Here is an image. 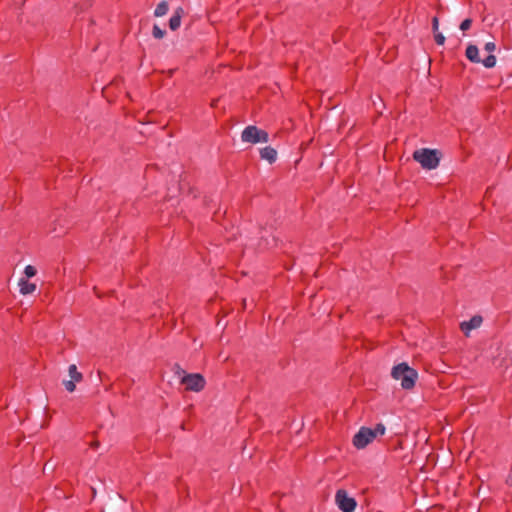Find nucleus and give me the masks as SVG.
<instances>
[{
	"label": "nucleus",
	"mask_w": 512,
	"mask_h": 512,
	"mask_svg": "<svg viewBox=\"0 0 512 512\" xmlns=\"http://www.w3.org/2000/svg\"><path fill=\"white\" fill-rule=\"evenodd\" d=\"M384 433L385 426L381 423L377 424L374 429L361 427L354 435L352 443L357 449H364L373 442L377 436H382Z\"/></svg>",
	"instance_id": "nucleus-1"
},
{
	"label": "nucleus",
	"mask_w": 512,
	"mask_h": 512,
	"mask_svg": "<svg viewBox=\"0 0 512 512\" xmlns=\"http://www.w3.org/2000/svg\"><path fill=\"white\" fill-rule=\"evenodd\" d=\"M392 377L395 380L401 382L403 389H412L418 378V373L415 369L409 367L406 363H400L393 367L391 372Z\"/></svg>",
	"instance_id": "nucleus-2"
},
{
	"label": "nucleus",
	"mask_w": 512,
	"mask_h": 512,
	"mask_svg": "<svg viewBox=\"0 0 512 512\" xmlns=\"http://www.w3.org/2000/svg\"><path fill=\"white\" fill-rule=\"evenodd\" d=\"M413 159L417 161L423 169L426 170L437 168L440 162L438 152L428 148L415 150L413 153Z\"/></svg>",
	"instance_id": "nucleus-3"
},
{
	"label": "nucleus",
	"mask_w": 512,
	"mask_h": 512,
	"mask_svg": "<svg viewBox=\"0 0 512 512\" xmlns=\"http://www.w3.org/2000/svg\"><path fill=\"white\" fill-rule=\"evenodd\" d=\"M241 140L250 144L266 143L269 141V134L257 126L249 125L242 131Z\"/></svg>",
	"instance_id": "nucleus-4"
},
{
	"label": "nucleus",
	"mask_w": 512,
	"mask_h": 512,
	"mask_svg": "<svg viewBox=\"0 0 512 512\" xmlns=\"http://www.w3.org/2000/svg\"><path fill=\"white\" fill-rule=\"evenodd\" d=\"M181 384L185 385L188 391L200 392L205 388L206 380L199 373H190L182 376Z\"/></svg>",
	"instance_id": "nucleus-5"
},
{
	"label": "nucleus",
	"mask_w": 512,
	"mask_h": 512,
	"mask_svg": "<svg viewBox=\"0 0 512 512\" xmlns=\"http://www.w3.org/2000/svg\"><path fill=\"white\" fill-rule=\"evenodd\" d=\"M465 55L468 60L473 63H482L486 68H493L496 64V57L492 54L481 60L479 57V49L476 45H468L466 48Z\"/></svg>",
	"instance_id": "nucleus-6"
},
{
	"label": "nucleus",
	"mask_w": 512,
	"mask_h": 512,
	"mask_svg": "<svg viewBox=\"0 0 512 512\" xmlns=\"http://www.w3.org/2000/svg\"><path fill=\"white\" fill-rule=\"evenodd\" d=\"M335 503L342 512H354L357 505L356 500L343 489L336 492Z\"/></svg>",
	"instance_id": "nucleus-7"
},
{
	"label": "nucleus",
	"mask_w": 512,
	"mask_h": 512,
	"mask_svg": "<svg viewBox=\"0 0 512 512\" xmlns=\"http://www.w3.org/2000/svg\"><path fill=\"white\" fill-rule=\"evenodd\" d=\"M482 317L479 316V315H476V316H473L470 320L468 321H463L461 324H460V328L462 330V332L466 335V336H469L470 332L474 329H477L481 326L482 324Z\"/></svg>",
	"instance_id": "nucleus-8"
},
{
	"label": "nucleus",
	"mask_w": 512,
	"mask_h": 512,
	"mask_svg": "<svg viewBox=\"0 0 512 512\" xmlns=\"http://www.w3.org/2000/svg\"><path fill=\"white\" fill-rule=\"evenodd\" d=\"M185 15V10L182 7H178L174 10L170 20H169V28L172 31H176L181 26V20Z\"/></svg>",
	"instance_id": "nucleus-9"
},
{
	"label": "nucleus",
	"mask_w": 512,
	"mask_h": 512,
	"mask_svg": "<svg viewBox=\"0 0 512 512\" xmlns=\"http://www.w3.org/2000/svg\"><path fill=\"white\" fill-rule=\"evenodd\" d=\"M260 157L272 164L277 159V151L271 146H266L260 149Z\"/></svg>",
	"instance_id": "nucleus-10"
},
{
	"label": "nucleus",
	"mask_w": 512,
	"mask_h": 512,
	"mask_svg": "<svg viewBox=\"0 0 512 512\" xmlns=\"http://www.w3.org/2000/svg\"><path fill=\"white\" fill-rule=\"evenodd\" d=\"M20 293L23 295L32 294L36 290V284L29 282L27 279L19 280Z\"/></svg>",
	"instance_id": "nucleus-11"
},
{
	"label": "nucleus",
	"mask_w": 512,
	"mask_h": 512,
	"mask_svg": "<svg viewBox=\"0 0 512 512\" xmlns=\"http://www.w3.org/2000/svg\"><path fill=\"white\" fill-rule=\"evenodd\" d=\"M169 11V3L167 0H162L159 2L154 10V16L155 17H163L165 16Z\"/></svg>",
	"instance_id": "nucleus-12"
},
{
	"label": "nucleus",
	"mask_w": 512,
	"mask_h": 512,
	"mask_svg": "<svg viewBox=\"0 0 512 512\" xmlns=\"http://www.w3.org/2000/svg\"><path fill=\"white\" fill-rule=\"evenodd\" d=\"M68 373H69V376H70V380H73L77 383L81 382L82 379H83V376H82V373H80L78 370H77V366L75 364H71L68 368Z\"/></svg>",
	"instance_id": "nucleus-13"
},
{
	"label": "nucleus",
	"mask_w": 512,
	"mask_h": 512,
	"mask_svg": "<svg viewBox=\"0 0 512 512\" xmlns=\"http://www.w3.org/2000/svg\"><path fill=\"white\" fill-rule=\"evenodd\" d=\"M152 35L156 39H162L165 36V30L155 24L152 29Z\"/></svg>",
	"instance_id": "nucleus-14"
},
{
	"label": "nucleus",
	"mask_w": 512,
	"mask_h": 512,
	"mask_svg": "<svg viewBox=\"0 0 512 512\" xmlns=\"http://www.w3.org/2000/svg\"><path fill=\"white\" fill-rule=\"evenodd\" d=\"M37 273V270L34 266L32 265H27L24 269V274L27 278H31V277H34Z\"/></svg>",
	"instance_id": "nucleus-15"
},
{
	"label": "nucleus",
	"mask_w": 512,
	"mask_h": 512,
	"mask_svg": "<svg viewBox=\"0 0 512 512\" xmlns=\"http://www.w3.org/2000/svg\"><path fill=\"white\" fill-rule=\"evenodd\" d=\"M75 383L73 380L64 381V386L68 392H74L76 389Z\"/></svg>",
	"instance_id": "nucleus-16"
},
{
	"label": "nucleus",
	"mask_w": 512,
	"mask_h": 512,
	"mask_svg": "<svg viewBox=\"0 0 512 512\" xmlns=\"http://www.w3.org/2000/svg\"><path fill=\"white\" fill-rule=\"evenodd\" d=\"M434 38H435V42L438 44V45H443L445 43V37L442 33L440 32H434Z\"/></svg>",
	"instance_id": "nucleus-17"
},
{
	"label": "nucleus",
	"mask_w": 512,
	"mask_h": 512,
	"mask_svg": "<svg viewBox=\"0 0 512 512\" xmlns=\"http://www.w3.org/2000/svg\"><path fill=\"white\" fill-rule=\"evenodd\" d=\"M471 24H472V20L470 18H467V19L463 20L462 23L460 24V29L462 31H466V30L470 29Z\"/></svg>",
	"instance_id": "nucleus-18"
},
{
	"label": "nucleus",
	"mask_w": 512,
	"mask_h": 512,
	"mask_svg": "<svg viewBox=\"0 0 512 512\" xmlns=\"http://www.w3.org/2000/svg\"><path fill=\"white\" fill-rule=\"evenodd\" d=\"M174 373L180 379L182 378L183 375H187V373L179 365H176L174 367Z\"/></svg>",
	"instance_id": "nucleus-19"
},
{
	"label": "nucleus",
	"mask_w": 512,
	"mask_h": 512,
	"mask_svg": "<svg viewBox=\"0 0 512 512\" xmlns=\"http://www.w3.org/2000/svg\"><path fill=\"white\" fill-rule=\"evenodd\" d=\"M484 49L489 52V53H492L495 51L496 49V45L494 42H487L484 46Z\"/></svg>",
	"instance_id": "nucleus-20"
},
{
	"label": "nucleus",
	"mask_w": 512,
	"mask_h": 512,
	"mask_svg": "<svg viewBox=\"0 0 512 512\" xmlns=\"http://www.w3.org/2000/svg\"><path fill=\"white\" fill-rule=\"evenodd\" d=\"M439 20L437 17H434L432 20V28L434 32H438Z\"/></svg>",
	"instance_id": "nucleus-21"
}]
</instances>
